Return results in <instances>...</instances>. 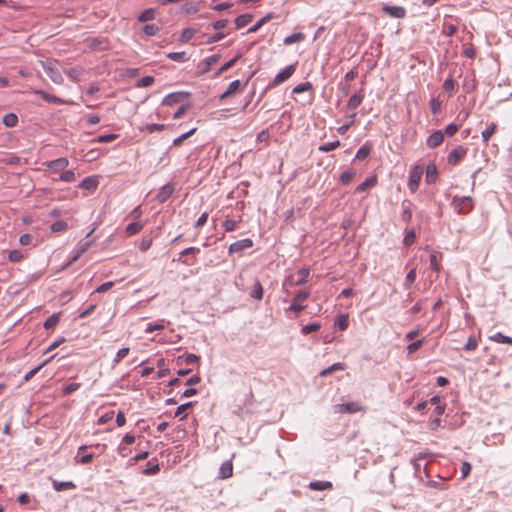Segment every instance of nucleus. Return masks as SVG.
Instances as JSON below:
<instances>
[{
	"mask_svg": "<svg viewBox=\"0 0 512 512\" xmlns=\"http://www.w3.org/2000/svg\"><path fill=\"white\" fill-rule=\"evenodd\" d=\"M160 31V26L157 25V24H146L144 27H143V32L147 35V36H155L158 32Z\"/></svg>",
	"mask_w": 512,
	"mask_h": 512,
	"instance_id": "nucleus-42",
	"label": "nucleus"
},
{
	"mask_svg": "<svg viewBox=\"0 0 512 512\" xmlns=\"http://www.w3.org/2000/svg\"><path fill=\"white\" fill-rule=\"evenodd\" d=\"M344 369V366L342 363L340 362H337V363H334L332 364L331 366H329L328 368L322 370L320 372V376H327L329 375L330 373H332L333 371H336V370H343Z\"/></svg>",
	"mask_w": 512,
	"mask_h": 512,
	"instance_id": "nucleus-47",
	"label": "nucleus"
},
{
	"mask_svg": "<svg viewBox=\"0 0 512 512\" xmlns=\"http://www.w3.org/2000/svg\"><path fill=\"white\" fill-rule=\"evenodd\" d=\"M59 315L58 314H52L50 317H48L46 319V321L44 322V327L46 329H51L53 328L54 326H56L59 322Z\"/></svg>",
	"mask_w": 512,
	"mask_h": 512,
	"instance_id": "nucleus-51",
	"label": "nucleus"
},
{
	"mask_svg": "<svg viewBox=\"0 0 512 512\" xmlns=\"http://www.w3.org/2000/svg\"><path fill=\"white\" fill-rule=\"evenodd\" d=\"M454 209L460 214H467L473 209V201L470 197H457L453 199Z\"/></svg>",
	"mask_w": 512,
	"mask_h": 512,
	"instance_id": "nucleus-2",
	"label": "nucleus"
},
{
	"mask_svg": "<svg viewBox=\"0 0 512 512\" xmlns=\"http://www.w3.org/2000/svg\"><path fill=\"white\" fill-rule=\"evenodd\" d=\"M98 183L99 182H98V179L96 176H89V177L84 178L80 182L79 188L89 191V192H92V191L96 190Z\"/></svg>",
	"mask_w": 512,
	"mask_h": 512,
	"instance_id": "nucleus-13",
	"label": "nucleus"
},
{
	"mask_svg": "<svg viewBox=\"0 0 512 512\" xmlns=\"http://www.w3.org/2000/svg\"><path fill=\"white\" fill-rule=\"evenodd\" d=\"M80 383H70L62 389L63 395H69L80 388Z\"/></svg>",
	"mask_w": 512,
	"mask_h": 512,
	"instance_id": "nucleus-61",
	"label": "nucleus"
},
{
	"mask_svg": "<svg viewBox=\"0 0 512 512\" xmlns=\"http://www.w3.org/2000/svg\"><path fill=\"white\" fill-rule=\"evenodd\" d=\"M309 295L310 293L307 291H299L296 293L287 311L295 312L298 315L306 308L303 302L309 297Z\"/></svg>",
	"mask_w": 512,
	"mask_h": 512,
	"instance_id": "nucleus-3",
	"label": "nucleus"
},
{
	"mask_svg": "<svg viewBox=\"0 0 512 512\" xmlns=\"http://www.w3.org/2000/svg\"><path fill=\"white\" fill-rule=\"evenodd\" d=\"M402 206H403V211L401 214V219L404 222L409 223L412 219L411 203L408 201H404Z\"/></svg>",
	"mask_w": 512,
	"mask_h": 512,
	"instance_id": "nucleus-30",
	"label": "nucleus"
},
{
	"mask_svg": "<svg viewBox=\"0 0 512 512\" xmlns=\"http://www.w3.org/2000/svg\"><path fill=\"white\" fill-rule=\"evenodd\" d=\"M320 327L321 326H320L319 323H310V324L305 325V326L302 327L301 333L303 335H308V334H310L312 332L317 331Z\"/></svg>",
	"mask_w": 512,
	"mask_h": 512,
	"instance_id": "nucleus-57",
	"label": "nucleus"
},
{
	"mask_svg": "<svg viewBox=\"0 0 512 512\" xmlns=\"http://www.w3.org/2000/svg\"><path fill=\"white\" fill-rule=\"evenodd\" d=\"M224 229L226 232L234 231L237 227V223L235 220L226 219L223 223Z\"/></svg>",
	"mask_w": 512,
	"mask_h": 512,
	"instance_id": "nucleus-64",
	"label": "nucleus"
},
{
	"mask_svg": "<svg viewBox=\"0 0 512 512\" xmlns=\"http://www.w3.org/2000/svg\"><path fill=\"white\" fill-rule=\"evenodd\" d=\"M311 89H312V84L310 82H303V83L296 85L293 88L292 92L294 94H300V93H303V92L311 90Z\"/></svg>",
	"mask_w": 512,
	"mask_h": 512,
	"instance_id": "nucleus-49",
	"label": "nucleus"
},
{
	"mask_svg": "<svg viewBox=\"0 0 512 512\" xmlns=\"http://www.w3.org/2000/svg\"><path fill=\"white\" fill-rule=\"evenodd\" d=\"M467 147L459 145L450 152V164L459 163L467 154Z\"/></svg>",
	"mask_w": 512,
	"mask_h": 512,
	"instance_id": "nucleus-12",
	"label": "nucleus"
},
{
	"mask_svg": "<svg viewBox=\"0 0 512 512\" xmlns=\"http://www.w3.org/2000/svg\"><path fill=\"white\" fill-rule=\"evenodd\" d=\"M159 470H160V466L157 462L154 463L153 461H149L147 463V468L144 469L143 473L145 475L151 476V475L157 474L159 472Z\"/></svg>",
	"mask_w": 512,
	"mask_h": 512,
	"instance_id": "nucleus-38",
	"label": "nucleus"
},
{
	"mask_svg": "<svg viewBox=\"0 0 512 512\" xmlns=\"http://www.w3.org/2000/svg\"><path fill=\"white\" fill-rule=\"evenodd\" d=\"M233 475V465L232 462L227 460L224 461L219 468L218 477L220 479H227Z\"/></svg>",
	"mask_w": 512,
	"mask_h": 512,
	"instance_id": "nucleus-14",
	"label": "nucleus"
},
{
	"mask_svg": "<svg viewBox=\"0 0 512 512\" xmlns=\"http://www.w3.org/2000/svg\"><path fill=\"white\" fill-rule=\"evenodd\" d=\"M156 17V11L154 8H148V9H145L139 16H138V21L139 22H147V21H150V20H153L155 19Z\"/></svg>",
	"mask_w": 512,
	"mask_h": 512,
	"instance_id": "nucleus-29",
	"label": "nucleus"
},
{
	"mask_svg": "<svg viewBox=\"0 0 512 512\" xmlns=\"http://www.w3.org/2000/svg\"><path fill=\"white\" fill-rule=\"evenodd\" d=\"M308 487L314 491H324V490H331L333 488V485L330 481L316 480V481H311L308 484Z\"/></svg>",
	"mask_w": 512,
	"mask_h": 512,
	"instance_id": "nucleus-16",
	"label": "nucleus"
},
{
	"mask_svg": "<svg viewBox=\"0 0 512 512\" xmlns=\"http://www.w3.org/2000/svg\"><path fill=\"white\" fill-rule=\"evenodd\" d=\"M154 83L153 76H145L139 79L136 83V87H149Z\"/></svg>",
	"mask_w": 512,
	"mask_h": 512,
	"instance_id": "nucleus-56",
	"label": "nucleus"
},
{
	"mask_svg": "<svg viewBox=\"0 0 512 512\" xmlns=\"http://www.w3.org/2000/svg\"><path fill=\"white\" fill-rule=\"evenodd\" d=\"M2 123L8 128H13L18 124V116L15 113L5 114Z\"/></svg>",
	"mask_w": 512,
	"mask_h": 512,
	"instance_id": "nucleus-25",
	"label": "nucleus"
},
{
	"mask_svg": "<svg viewBox=\"0 0 512 512\" xmlns=\"http://www.w3.org/2000/svg\"><path fill=\"white\" fill-rule=\"evenodd\" d=\"M430 268L433 272H438L439 271V264H438V256L436 253H431L430 254Z\"/></svg>",
	"mask_w": 512,
	"mask_h": 512,
	"instance_id": "nucleus-63",
	"label": "nucleus"
},
{
	"mask_svg": "<svg viewBox=\"0 0 512 512\" xmlns=\"http://www.w3.org/2000/svg\"><path fill=\"white\" fill-rule=\"evenodd\" d=\"M369 153L370 148L367 145H363L358 149L355 158L358 160H364L368 157Z\"/></svg>",
	"mask_w": 512,
	"mask_h": 512,
	"instance_id": "nucleus-54",
	"label": "nucleus"
},
{
	"mask_svg": "<svg viewBox=\"0 0 512 512\" xmlns=\"http://www.w3.org/2000/svg\"><path fill=\"white\" fill-rule=\"evenodd\" d=\"M241 87H242V84H241L240 80H234L228 85V88L226 90L228 91V93H230L232 95V94L240 91Z\"/></svg>",
	"mask_w": 512,
	"mask_h": 512,
	"instance_id": "nucleus-60",
	"label": "nucleus"
},
{
	"mask_svg": "<svg viewBox=\"0 0 512 512\" xmlns=\"http://www.w3.org/2000/svg\"><path fill=\"white\" fill-rule=\"evenodd\" d=\"M364 93L363 91H359L358 93L353 94L347 103V107L351 110L356 109L363 101Z\"/></svg>",
	"mask_w": 512,
	"mask_h": 512,
	"instance_id": "nucleus-18",
	"label": "nucleus"
},
{
	"mask_svg": "<svg viewBox=\"0 0 512 512\" xmlns=\"http://www.w3.org/2000/svg\"><path fill=\"white\" fill-rule=\"evenodd\" d=\"M252 19H253L252 14L246 13V14L239 15L235 19V26L237 29L243 28L244 26L249 24L252 21Z\"/></svg>",
	"mask_w": 512,
	"mask_h": 512,
	"instance_id": "nucleus-26",
	"label": "nucleus"
},
{
	"mask_svg": "<svg viewBox=\"0 0 512 512\" xmlns=\"http://www.w3.org/2000/svg\"><path fill=\"white\" fill-rule=\"evenodd\" d=\"M355 176V172L352 171V170H346L344 171L341 176H340V182L343 184V185H347L349 184L352 179L354 178Z\"/></svg>",
	"mask_w": 512,
	"mask_h": 512,
	"instance_id": "nucleus-48",
	"label": "nucleus"
},
{
	"mask_svg": "<svg viewBox=\"0 0 512 512\" xmlns=\"http://www.w3.org/2000/svg\"><path fill=\"white\" fill-rule=\"evenodd\" d=\"M340 146V141L336 140L333 142H327L318 147V150L321 152H329L332 151Z\"/></svg>",
	"mask_w": 512,
	"mask_h": 512,
	"instance_id": "nucleus-41",
	"label": "nucleus"
},
{
	"mask_svg": "<svg viewBox=\"0 0 512 512\" xmlns=\"http://www.w3.org/2000/svg\"><path fill=\"white\" fill-rule=\"evenodd\" d=\"M382 11L395 19H403L406 16V9L402 6L384 5Z\"/></svg>",
	"mask_w": 512,
	"mask_h": 512,
	"instance_id": "nucleus-8",
	"label": "nucleus"
},
{
	"mask_svg": "<svg viewBox=\"0 0 512 512\" xmlns=\"http://www.w3.org/2000/svg\"><path fill=\"white\" fill-rule=\"evenodd\" d=\"M334 325L341 331L346 330L348 327V316L345 314L339 315L336 318Z\"/></svg>",
	"mask_w": 512,
	"mask_h": 512,
	"instance_id": "nucleus-37",
	"label": "nucleus"
},
{
	"mask_svg": "<svg viewBox=\"0 0 512 512\" xmlns=\"http://www.w3.org/2000/svg\"><path fill=\"white\" fill-rule=\"evenodd\" d=\"M478 341L474 336H469L466 344L463 347L455 346V349H463L465 351H473L477 348Z\"/></svg>",
	"mask_w": 512,
	"mask_h": 512,
	"instance_id": "nucleus-33",
	"label": "nucleus"
},
{
	"mask_svg": "<svg viewBox=\"0 0 512 512\" xmlns=\"http://www.w3.org/2000/svg\"><path fill=\"white\" fill-rule=\"evenodd\" d=\"M295 69L296 64L286 66L283 70L277 73V75L273 78L272 82L269 84V87L277 86L288 80L295 72Z\"/></svg>",
	"mask_w": 512,
	"mask_h": 512,
	"instance_id": "nucleus-6",
	"label": "nucleus"
},
{
	"mask_svg": "<svg viewBox=\"0 0 512 512\" xmlns=\"http://www.w3.org/2000/svg\"><path fill=\"white\" fill-rule=\"evenodd\" d=\"M42 67L47 74V76L53 81L55 84H62L63 77L60 70L57 68L56 64L53 62H45L42 63Z\"/></svg>",
	"mask_w": 512,
	"mask_h": 512,
	"instance_id": "nucleus-5",
	"label": "nucleus"
},
{
	"mask_svg": "<svg viewBox=\"0 0 512 512\" xmlns=\"http://www.w3.org/2000/svg\"><path fill=\"white\" fill-rule=\"evenodd\" d=\"M184 99L183 93H171L163 99V105L172 106Z\"/></svg>",
	"mask_w": 512,
	"mask_h": 512,
	"instance_id": "nucleus-20",
	"label": "nucleus"
},
{
	"mask_svg": "<svg viewBox=\"0 0 512 512\" xmlns=\"http://www.w3.org/2000/svg\"><path fill=\"white\" fill-rule=\"evenodd\" d=\"M309 274H310L309 268H306V267L301 268L297 272V279H295L292 284L295 286L304 285L307 282Z\"/></svg>",
	"mask_w": 512,
	"mask_h": 512,
	"instance_id": "nucleus-17",
	"label": "nucleus"
},
{
	"mask_svg": "<svg viewBox=\"0 0 512 512\" xmlns=\"http://www.w3.org/2000/svg\"><path fill=\"white\" fill-rule=\"evenodd\" d=\"M489 339L492 342L512 345V337L506 336V335H504V334H502L500 332L495 333L494 335L490 336Z\"/></svg>",
	"mask_w": 512,
	"mask_h": 512,
	"instance_id": "nucleus-24",
	"label": "nucleus"
},
{
	"mask_svg": "<svg viewBox=\"0 0 512 512\" xmlns=\"http://www.w3.org/2000/svg\"><path fill=\"white\" fill-rule=\"evenodd\" d=\"M415 239H416L415 231L413 229L407 230L406 234L404 236V239H403L404 246L405 247L411 246L414 243Z\"/></svg>",
	"mask_w": 512,
	"mask_h": 512,
	"instance_id": "nucleus-44",
	"label": "nucleus"
},
{
	"mask_svg": "<svg viewBox=\"0 0 512 512\" xmlns=\"http://www.w3.org/2000/svg\"><path fill=\"white\" fill-rule=\"evenodd\" d=\"M423 172H424V167L421 165H415L410 170L408 187L411 192H415L418 189Z\"/></svg>",
	"mask_w": 512,
	"mask_h": 512,
	"instance_id": "nucleus-1",
	"label": "nucleus"
},
{
	"mask_svg": "<svg viewBox=\"0 0 512 512\" xmlns=\"http://www.w3.org/2000/svg\"><path fill=\"white\" fill-rule=\"evenodd\" d=\"M128 353H129L128 347L121 348L120 350H118V352L116 353V356L113 359L114 366L117 365L118 363H120V361L122 359H124L128 355Z\"/></svg>",
	"mask_w": 512,
	"mask_h": 512,
	"instance_id": "nucleus-52",
	"label": "nucleus"
},
{
	"mask_svg": "<svg viewBox=\"0 0 512 512\" xmlns=\"http://www.w3.org/2000/svg\"><path fill=\"white\" fill-rule=\"evenodd\" d=\"M69 165V160L66 157H60L51 160L47 163V168L52 172H60L66 169Z\"/></svg>",
	"mask_w": 512,
	"mask_h": 512,
	"instance_id": "nucleus-10",
	"label": "nucleus"
},
{
	"mask_svg": "<svg viewBox=\"0 0 512 512\" xmlns=\"http://www.w3.org/2000/svg\"><path fill=\"white\" fill-rule=\"evenodd\" d=\"M444 133L448 134V125L443 130H437L433 132L426 140V144L430 148H436L444 140Z\"/></svg>",
	"mask_w": 512,
	"mask_h": 512,
	"instance_id": "nucleus-7",
	"label": "nucleus"
},
{
	"mask_svg": "<svg viewBox=\"0 0 512 512\" xmlns=\"http://www.w3.org/2000/svg\"><path fill=\"white\" fill-rule=\"evenodd\" d=\"M33 92H34V94L39 95L43 100H45L49 103H53V104H57V105H61L64 103L63 99H61L53 94H49L43 90L37 89V90H34Z\"/></svg>",
	"mask_w": 512,
	"mask_h": 512,
	"instance_id": "nucleus-15",
	"label": "nucleus"
},
{
	"mask_svg": "<svg viewBox=\"0 0 512 512\" xmlns=\"http://www.w3.org/2000/svg\"><path fill=\"white\" fill-rule=\"evenodd\" d=\"M118 137L117 134H103L93 139V143H109L114 141Z\"/></svg>",
	"mask_w": 512,
	"mask_h": 512,
	"instance_id": "nucleus-39",
	"label": "nucleus"
},
{
	"mask_svg": "<svg viewBox=\"0 0 512 512\" xmlns=\"http://www.w3.org/2000/svg\"><path fill=\"white\" fill-rule=\"evenodd\" d=\"M22 258L23 254L19 250H12L9 252L8 259L11 262H19L20 260H22Z\"/></svg>",
	"mask_w": 512,
	"mask_h": 512,
	"instance_id": "nucleus-62",
	"label": "nucleus"
},
{
	"mask_svg": "<svg viewBox=\"0 0 512 512\" xmlns=\"http://www.w3.org/2000/svg\"><path fill=\"white\" fill-rule=\"evenodd\" d=\"M193 405V402H186L184 404H181L180 406L177 407L176 411H175V417H180V419H184L186 417V415L184 414V412L189 409L190 407H192Z\"/></svg>",
	"mask_w": 512,
	"mask_h": 512,
	"instance_id": "nucleus-45",
	"label": "nucleus"
},
{
	"mask_svg": "<svg viewBox=\"0 0 512 512\" xmlns=\"http://www.w3.org/2000/svg\"><path fill=\"white\" fill-rule=\"evenodd\" d=\"M363 410L364 407L360 405L358 402H347L333 405L334 413L353 414Z\"/></svg>",
	"mask_w": 512,
	"mask_h": 512,
	"instance_id": "nucleus-4",
	"label": "nucleus"
},
{
	"mask_svg": "<svg viewBox=\"0 0 512 512\" xmlns=\"http://www.w3.org/2000/svg\"><path fill=\"white\" fill-rule=\"evenodd\" d=\"M497 130L496 123L492 122L482 131V139L485 143H488L490 138L494 135Z\"/></svg>",
	"mask_w": 512,
	"mask_h": 512,
	"instance_id": "nucleus-27",
	"label": "nucleus"
},
{
	"mask_svg": "<svg viewBox=\"0 0 512 512\" xmlns=\"http://www.w3.org/2000/svg\"><path fill=\"white\" fill-rule=\"evenodd\" d=\"M415 279H416V270L411 269L405 277L404 287L406 289H408L412 285V283L415 281Z\"/></svg>",
	"mask_w": 512,
	"mask_h": 512,
	"instance_id": "nucleus-58",
	"label": "nucleus"
},
{
	"mask_svg": "<svg viewBox=\"0 0 512 512\" xmlns=\"http://www.w3.org/2000/svg\"><path fill=\"white\" fill-rule=\"evenodd\" d=\"M49 360L44 361L42 364L38 365L37 367L31 369L24 375V381H29L36 373H38L43 366H45L48 363Z\"/></svg>",
	"mask_w": 512,
	"mask_h": 512,
	"instance_id": "nucleus-53",
	"label": "nucleus"
},
{
	"mask_svg": "<svg viewBox=\"0 0 512 512\" xmlns=\"http://www.w3.org/2000/svg\"><path fill=\"white\" fill-rule=\"evenodd\" d=\"M240 58V55L235 56L231 60L227 61L225 64H223L215 73V76H220L225 71L229 70Z\"/></svg>",
	"mask_w": 512,
	"mask_h": 512,
	"instance_id": "nucleus-36",
	"label": "nucleus"
},
{
	"mask_svg": "<svg viewBox=\"0 0 512 512\" xmlns=\"http://www.w3.org/2000/svg\"><path fill=\"white\" fill-rule=\"evenodd\" d=\"M52 485H53V489L55 491H58V492L74 489L76 487L75 484L72 481H57V480H54Z\"/></svg>",
	"mask_w": 512,
	"mask_h": 512,
	"instance_id": "nucleus-21",
	"label": "nucleus"
},
{
	"mask_svg": "<svg viewBox=\"0 0 512 512\" xmlns=\"http://www.w3.org/2000/svg\"><path fill=\"white\" fill-rule=\"evenodd\" d=\"M174 192V187L172 184L168 183V184H165L163 185L160 190L158 191L155 199L156 201H158L159 203H164L165 201H167L171 195L173 194Z\"/></svg>",
	"mask_w": 512,
	"mask_h": 512,
	"instance_id": "nucleus-11",
	"label": "nucleus"
},
{
	"mask_svg": "<svg viewBox=\"0 0 512 512\" xmlns=\"http://www.w3.org/2000/svg\"><path fill=\"white\" fill-rule=\"evenodd\" d=\"M184 360L186 364H194L199 361V356L196 354H186L178 357V361Z\"/></svg>",
	"mask_w": 512,
	"mask_h": 512,
	"instance_id": "nucleus-59",
	"label": "nucleus"
},
{
	"mask_svg": "<svg viewBox=\"0 0 512 512\" xmlns=\"http://www.w3.org/2000/svg\"><path fill=\"white\" fill-rule=\"evenodd\" d=\"M196 131V128H192L191 130H189L188 132L186 133H183L181 134L180 136L176 137L174 140H173V145L174 146H179L180 144H182V142L184 140H186L188 137H190L191 135H193Z\"/></svg>",
	"mask_w": 512,
	"mask_h": 512,
	"instance_id": "nucleus-50",
	"label": "nucleus"
},
{
	"mask_svg": "<svg viewBox=\"0 0 512 512\" xmlns=\"http://www.w3.org/2000/svg\"><path fill=\"white\" fill-rule=\"evenodd\" d=\"M197 30L194 28H186L182 31L179 41L182 43H186L191 40L196 34Z\"/></svg>",
	"mask_w": 512,
	"mask_h": 512,
	"instance_id": "nucleus-34",
	"label": "nucleus"
},
{
	"mask_svg": "<svg viewBox=\"0 0 512 512\" xmlns=\"http://www.w3.org/2000/svg\"><path fill=\"white\" fill-rule=\"evenodd\" d=\"M67 228L68 224L63 220L56 221L51 225V230L53 232H62L65 231Z\"/></svg>",
	"mask_w": 512,
	"mask_h": 512,
	"instance_id": "nucleus-55",
	"label": "nucleus"
},
{
	"mask_svg": "<svg viewBox=\"0 0 512 512\" xmlns=\"http://www.w3.org/2000/svg\"><path fill=\"white\" fill-rule=\"evenodd\" d=\"M75 179H76V175H75L74 171H72V170L62 171V173L59 176L60 181L67 182V183H71V182L75 181Z\"/></svg>",
	"mask_w": 512,
	"mask_h": 512,
	"instance_id": "nucleus-43",
	"label": "nucleus"
},
{
	"mask_svg": "<svg viewBox=\"0 0 512 512\" xmlns=\"http://www.w3.org/2000/svg\"><path fill=\"white\" fill-rule=\"evenodd\" d=\"M220 59V55L218 54H215V55H211L207 58H205L203 61H202V64L204 65V68L202 70V73H206L210 70V67L214 64H216Z\"/></svg>",
	"mask_w": 512,
	"mask_h": 512,
	"instance_id": "nucleus-28",
	"label": "nucleus"
},
{
	"mask_svg": "<svg viewBox=\"0 0 512 512\" xmlns=\"http://www.w3.org/2000/svg\"><path fill=\"white\" fill-rule=\"evenodd\" d=\"M375 184H376V177L375 176L369 177L357 186V191L364 192L366 189H368L369 187H371Z\"/></svg>",
	"mask_w": 512,
	"mask_h": 512,
	"instance_id": "nucleus-40",
	"label": "nucleus"
},
{
	"mask_svg": "<svg viewBox=\"0 0 512 512\" xmlns=\"http://www.w3.org/2000/svg\"><path fill=\"white\" fill-rule=\"evenodd\" d=\"M165 328V325H164V320H161L159 322H156V323H148L146 328H145V332L146 333H152L156 330H163Z\"/></svg>",
	"mask_w": 512,
	"mask_h": 512,
	"instance_id": "nucleus-46",
	"label": "nucleus"
},
{
	"mask_svg": "<svg viewBox=\"0 0 512 512\" xmlns=\"http://www.w3.org/2000/svg\"><path fill=\"white\" fill-rule=\"evenodd\" d=\"M143 227H144L143 223L134 221V222L130 223L129 225H127V227L125 228V233L127 236H133V235L137 234L138 232H140L143 229Z\"/></svg>",
	"mask_w": 512,
	"mask_h": 512,
	"instance_id": "nucleus-23",
	"label": "nucleus"
},
{
	"mask_svg": "<svg viewBox=\"0 0 512 512\" xmlns=\"http://www.w3.org/2000/svg\"><path fill=\"white\" fill-rule=\"evenodd\" d=\"M437 167L434 163H429L426 167L425 179L428 184H432L437 179Z\"/></svg>",
	"mask_w": 512,
	"mask_h": 512,
	"instance_id": "nucleus-19",
	"label": "nucleus"
},
{
	"mask_svg": "<svg viewBox=\"0 0 512 512\" xmlns=\"http://www.w3.org/2000/svg\"><path fill=\"white\" fill-rule=\"evenodd\" d=\"M166 57L172 61L183 63L188 60L185 52H169Z\"/></svg>",
	"mask_w": 512,
	"mask_h": 512,
	"instance_id": "nucleus-32",
	"label": "nucleus"
},
{
	"mask_svg": "<svg viewBox=\"0 0 512 512\" xmlns=\"http://www.w3.org/2000/svg\"><path fill=\"white\" fill-rule=\"evenodd\" d=\"M429 403L431 405L435 406V412L437 413L438 416L444 413V411H445V404H440V397L439 396H433L429 400Z\"/></svg>",
	"mask_w": 512,
	"mask_h": 512,
	"instance_id": "nucleus-35",
	"label": "nucleus"
},
{
	"mask_svg": "<svg viewBox=\"0 0 512 512\" xmlns=\"http://www.w3.org/2000/svg\"><path fill=\"white\" fill-rule=\"evenodd\" d=\"M304 39V34L301 32L293 33L284 38V45H292L294 43L301 42Z\"/></svg>",
	"mask_w": 512,
	"mask_h": 512,
	"instance_id": "nucleus-31",
	"label": "nucleus"
},
{
	"mask_svg": "<svg viewBox=\"0 0 512 512\" xmlns=\"http://www.w3.org/2000/svg\"><path fill=\"white\" fill-rule=\"evenodd\" d=\"M264 289L258 279L254 281L253 287L250 291V296L256 300H261L263 298Z\"/></svg>",
	"mask_w": 512,
	"mask_h": 512,
	"instance_id": "nucleus-22",
	"label": "nucleus"
},
{
	"mask_svg": "<svg viewBox=\"0 0 512 512\" xmlns=\"http://www.w3.org/2000/svg\"><path fill=\"white\" fill-rule=\"evenodd\" d=\"M253 246V241L249 238L238 240L229 246V254L241 253Z\"/></svg>",
	"mask_w": 512,
	"mask_h": 512,
	"instance_id": "nucleus-9",
	"label": "nucleus"
}]
</instances>
